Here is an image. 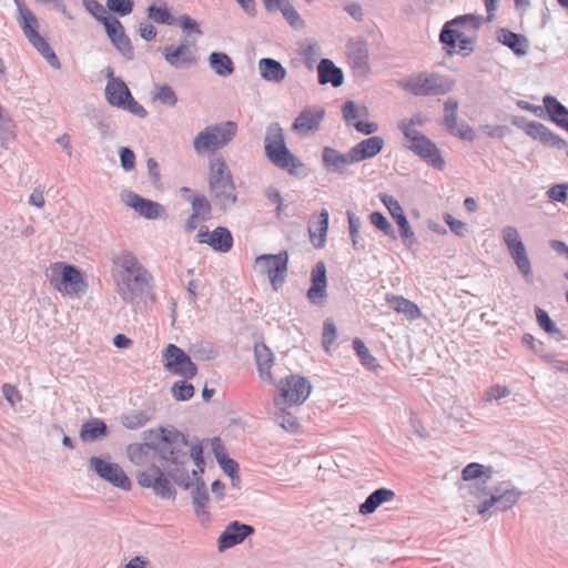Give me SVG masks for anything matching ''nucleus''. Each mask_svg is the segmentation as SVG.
I'll return each mask as SVG.
<instances>
[{
    "label": "nucleus",
    "instance_id": "nucleus-10",
    "mask_svg": "<svg viewBox=\"0 0 568 568\" xmlns=\"http://www.w3.org/2000/svg\"><path fill=\"white\" fill-rule=\"evenodd\" d=\"M312 386L310 382L300 376L291 375L278 382L275 397V404L280 405H301L303 404L311 394Z\"/></svg>",
    "mask_w": 568,
    "mask_h": 568
},
{
    "label": "nucleus",
    "instance_id": "nucleus-58",
    "mask_svg": "<svg viewBox=\"0 0 568 568\" xmlns=\"http://www.w3.org/2000/svg\"><path fill=\"white\" fill-rule=\"evenodd\" d=\"M452 134L460 138L462 140L473 141L475 138V133L473 129L467 123L457 124L452 131Z\"/></svg>",
    "mask_w": 568,
    "mask_h": 568
},
{
    "label": "nucleus",
    "instance_id": "nucleus-33",
    "mask_svg": "<svg viewBox=\"0 0 568 568\" xmlns=\"http://www.w3.org/2000/svg\"><path fill=\"white\" fill-rule=\"evenodd\" d=\"M128 456L132 463L142 466L149 460L156 458L155 448L146 443H136L128 447Z\"/></svg>",
    "mask_w": 568,
    "mask_h": 568
},
{
    "label": "nucleus",
    "instance_id": "nucleus-21",
    "mask_svg": "<svg viewBox=\"0 0 568 568\" xmlns=\"http://www.w3.org/2000/svg\"><path fill=\"white\" fill-rule=\"evenodd\" d=\"M254 528L250 525L231 523L219 537V549L221 551L241 544L247 536L253 534Z\"/></svg>",
    "mask_w": 568,
    "mask_h": 568
},
{
    "label": "nucleus",
    "instance_id": "nucleus-27",
    "mask_svg": "<svg viewBox=\"0 0 568 568\" xmlns=\"http://www.w3.org/2000/svg\"><path fill=\"white\" fill-rule=\"evenodd\" d=\"M383 140L378 136H372L361 141L351 149L352 156L355 162L376 155L383 148Z\"/></svg>",
    "mask_w": 568,
    "mask_h": 568
},
{
    "label": "nucleus",
    "instance_id": "nucleus-2",
    "mask_svg": "<svg viewBox=\"0 0 568 568\" xmlns=\"http://www.w3.org/2000/svg\"><path fill=\"white\" fill-rule=\"evenodd\" d=\"M45 276L53 290L62 296L80 297L88 291L85 275L65 262H54L47 268Z\"/></svg>",
    "mask_w": 568,
    "mask_h": 568
},
{
    "label": "nucleus",
    "instance_id": "nucleus-26",
    "mask_svg": "<svg viewBox=\"0 0 568 568\" xmlns=\"http://www.w3.org/2000/svg\"><path fill=\"white\" fill-rule=\"evenodd\" d=\"M525 133L547 145H564L565 141L556 136L548 128L538 122H529L524 128Z\"/></svg>",
    "mask_w": 568,
    "mask_h": 568
},
{
    "label": "nucleus",
    "instance_id": "nucleus-32",
    "mask_svg": "<svg viewBox=\"0 0 568 568\" xmlns=\"http://www.w3.org/2000/svg\"><path fill=\"white\" fill-rule=\"evenodd\" d=\"M544 104L551 120L568 131V110L551 95L544 98Z\"/></svg>",
    "mask_w": 568,
    "mask_h": 568
},
{
    "label": "nucleus",
    "instance_id": "nucleus-20",
    "mask_svg": "<svg viewBox=\"0 0 568 568\" xmlns=\"http://www.w3.org/2000/svg\"><path fill=\"white\" fill-rule=\"evenodd\" d=\"M324 115V109L306 106L296 116L292 129L300 135H306L320 129Z\"/></svg>",
    "mask_w": 568,
    "mask_h": 568
},
{
    "label": "nucleus",
    "instance_id": "nucleus-40",
    "mask_svg": "<svg viewBox=\"0 0 568 568\" xmlns=\"http://www.w3.org/2000/svg\"><path fill=\"white\" fill-rule=\"evenodd\" d=\"M393 217L396 220L400 236L403 237L405 244L407 246L413 245L415 242L414 232L412 231L406 217L404 216L402 207L396 201H393Z\"/></svg>",
    "mask_w": 568,
    "mask_h": 568
},
{
    "label": "nucleus",
    "instance_id": "nucleus-6",
    "mask_svg": "<svg viewBox=\"0 0 568 568\" xmlns=\"http://www.w3.org/2000/svg\"><path fill=\"white\" fill-rule=\"evenodd\" d=\"M119 265L124 270L121 292L124 300L132 301L148 290L152 276L141 265L136 257L130 253L122 254L118 260Z\"/></svg>",
    "mask_w": 568,
    "mask_h": 568
},
{
    "label": "nucleus",
    "instance_id": "nucleus-48",
    "mask_svg": "<svg viewBox=\"0 0 568 568\" xmlns=\"http://www.w3.org/2000/svg\"><path fill=\"white\" fill-rule=\"evenodd\" d=\"M501 234L508 252L524 244L517 229L514 226H505L501 231Z\"/></svg>",
    "mask_w": 568,
    "mask_h": 568
},
{
    "label": "nucleus",
    "instance_id": "nucleus-39",
    "mask_svg": "<svg viewBox=\"0 0 568 568\" xmlns=\"http://www.w3.org/2000/svg\"><path fill=\"white\" fill-rule=\"evenodd\" d=\"M393 308L408 321H415L422 315L419 307L414 302L402 296L393 297Z\"/></svg>",
    "mask_w": 568,
    "mask_h": 568
},
{
    "label": "nucleus",
    "instance_id": "nucleus-45",
    "mask_svg": "<svg viewBox=\"0 0 568 568\" xmlns=\"http://www.w3.org/2000/svg\"><path fill=\"white\" fill-rule=\"evenodd\" d=\"M153 100L161 102L162 104L174 106L178 102L176 94L174 90L166 85H158L153 93Z\"/></svg>",
    "mask_w": 568,
    "mask_h": 568
},
{
    "label": "nucleus",
    "instance_id": "nucleus-53",
    "mask_svg": "<svg viewBox=\"0 0 568 568\" xmlns=\"http://www.w3.org/2000/svg\"><path fill=\"white\" fill-rule=\"evenodd\" d=\"M179 23L186 36H189L190 33H195L197 36L202 34V30L199 23L187 14L181 16L179 19Z\"/></svg>",
    "mask_w": 568,
    "mask_h": 568
},
{
    "label": "nucleus",
    "instance_id": "nucleus-15",
    "mask_svg": "<svg viewBox=\"0 0 568 568\" xmlns=\"http://www.w3.org/2000/svg\"><path fill=\"white\" fill-rule=\"evenodd\" d=\"M91 468L104 480L123 490H130L132 487L130 478L118 464L106 462L99 457L90 459Z\"/></svg>",
    "mask_w": 568,
    "mask_h": 568
},
{
    "label": "nucleus",
    "instance_id": "nucleus-43",
    "mask_svg": "<svg viewBox=\"0 0 568 568\" xmlns=\"http://www.w3.org/2000/svg\"><path fill=\"white\" fill-rule=\"evenodd\" d=\"M148 16L156 23L169 26L176 23V19L171 14L169 8L165 4L150 6L148 9Z\"/></svg>",
    "mask_w": 568,
    "mask_h": 568
},
{
    "label": "nucleus",
    "instance_id": "nucleus-22",
    "mask_svg": "<svg viewBox=\"0 0 568 568\" xmlns=\"http://www.w3.org/2000/svg\"><path fill=\"white\" fill-rule=\"evenodd\" d=\"M192 214L185 223V231L193 232L197 229L200 222H205L211 219L212 207L210 202L204 195H195L191 200Z\"/></svg>",
    "mask_w": 568,
    "mask_h": 568
},
{
    "label": "nucleus",
    "instance_id": "nucleus-28",
    "mask_svg": "<svg viewBox=\"0 0 568 568\" xmlns=\"http://www.w3.org/2000/svg\"><path fill=\"white\" fill-rule=\"evenodd\" d=\"M162 54L164 55L168 63L173 67H180L183 64H191L195 61L190 48L182 43L178 47L169 45L162 50Z\"/></svg>",
    "mask_w": 568,
    "mask_h": 568
},
{
    "label": "nucleus",
    "instance_id": "nucleus-35",
    "mask_svg": "<svg viewBox=\"0 0 568 568\" xmlns=\"http://www.w3.org/2000/svg\"><path fill=\"white\" fill-rule=\"evenodd\" d=\"M494 469L491 466H485L479 463H470L462 470V479L465 481H473L483 479L484 483L491 478Z\"/></svg>",
    "mask_w": 568,
    "mask_h": 568
},
{
    "label": "nucleus",
    "instance_id": "nucleus-30",
    "mask_svg": "<svg viewBox=\"0 0 568 568\" xmlns=\"http://www.w3.org/2000/svg\"><path fill=\"white\" fill-rule=\"evenodd\" d=\"M323 161L327 168L337 172H344L349 164L355 163L351 150L347 154H342L332 148L324 149Z\"/></svg>",
    "mask_w": 568,
    "mask_h": 568
},
{
    "label": "nucleus",
    "instance_id": "nucleus-59",
    "mask_svg": "<svg viewBox=\"0 0 568 568\" xmlns=\"http://www.w3.org/2000/svg\"><path fill=\"white\" fill-rule=\"evenodd\" d=\"M266 197L270 200L271 203L276 205V213L280 216L284 210V202L281 193L278 190L274 187H268L265 192Z\"/></svg>",
    "mask_w": 568,
    "mask_h": 568
},
{
    "label": "nucleus",
    "instance_id": "nucleus-37",
    "mask_svg": "<svg viewBox=\"0 0 568 568\" xmlns=\"http://www.w3.org/2000/svg\"><path fill=\"white\" fill-rule=\"evenodd\" d=\"M106 435V425L99 418H92L85 422L80 430L82 440H95Z\"/></svg>",
    "mask_w": 568,
    "mask_h": 568
},
{
    "label": "nucleus",
    "instance_id": "nucleus-24",
    "mask_svg": "<svg viewBox=\"0 0 568 568\" xmlns=\"http://www.w3.org/2000/svg\"><path fill=\"white\" fill-rule=\"evenodd\" d=\"M254 354L261 379L265 382H272L273 375L271 369L274 363L272 351L266 345L261 343L255 345Z\"/></svg>",
    "mask_w": 568,
    "mask_h": 568
},
{
    "label": "nucleus",
    "instance_id": "nucleus-19",
    "mask_svg": "<svg viewBox=\"0 0 568 568\" xmlns=\"http://www.w3.org/2000/svg\"><path fill=\"white\" fill-rule=\"evenodd\" d=\"M103 26L105 28L106 34L110 38L111 42L114 47L125 57L132 58L133 48L130 39L125 34L124 27L114 17L103 18Z\"/></svg>",
    "mask_w": 568,
    "mask_h": 568
},
{
    "label": "nucleus",
    "instance_id": "nucleus-14",
    "mask_svg": "<svg viewBox=\"0 0 568 568\" xmlns=\"http://www.w3.org/2000/svg\"><path fill=\"white\" fill-rule=\"evenodd\" d=\"M255 265L267 275L273 288L277 290L287 273L288 254L286 251L278 254H263L255 258Z\"/></svg>",
    "mask_w": 568,
    "mask_h": 568
},
{
    "label": "nucleus",
    "instance_id": "nucleus-46",
    "mask_svg": "<svg viewBox=\"0 0 568 568\" xmlns=\"http://www.w3.org/2000/svg\"><path fill=\"white\" fill-rule=\"evenodd\" d=\"M194 386L186 381L175 382L171 387L172 396L176 400H189L194 396Z\"/></svg>",
    "mask_w": 568,
    "mask_h": 568
},
{
    "label": "nucleus",
    "instance_id": "nucleus-36",
    "mask_svg": "<svg viewBox=\"0 0 568 568\" xmlns=\"http://www.w3.org/2000/svg\"><path fill=\"white\" fill-rule=\"evenodd\" d=\"M210 67L220 77L231 75L234 71L232 59L223 52H213L209 57Z\"/></svg>",
    "mask_w": 568,
    "mask_h": 568
},
{
    "label": "nucleus",
    "instance_id": "nucleus-25",
    "mask_svg": "<svg viewBox=\"0 0 568 568\" xmlns=\"http://www.w3.org/2000/svg\"><path fill=\"white\" fill-rule=\"evenodd\" d=\"M258 71L263 80L280 83L286 78L285 68L276 60L263 58L258 61Z\"/></svg>",
    "mask_w": 568,
    "mask_h": 568
},
{
    "label": "nucleus",
    "instance_id": "nucleus-41",
    "mask_svg": "<svg viewBox=\"0 0 568 568\" xmlns=\"http://www.w3.org/2000/svg\"><path fill=\"white\" fill-rule=\"evenodd\" d=\"M275 9H278L282 12L283 17L293 28L300 29L305 26L304 20L301 18L290 0H281L275 4Z\"/></svg>",
    "mask_w": 568,
    "mask_h": 568
},
{
    "label": "nucleus",
    "instance_id": "nucleus-38",
    "mask_svg": "<svg viewBox=\"0 0 568 568\" xmlns=\"http://www.w3.org/2000/svg\"><path fill=\"white\" fill-rule=\"evenodd\" d=\"M390 499V489L381 488L371 494L365 503L359 506L362 515L374 513L379 505Z\"/></svg>",
    "mask_w": 568,
    "mask_h": 568
},
{
    "label": "nucleus",
    "instance_id": "nucleus-60",
    "mask_svg": "<svg viewBox=\"0 0 568 568\" xmlns=\"http://www.w3.org/2000/svg\"><path fill=\"white\" fill-rule=\"evenodd\" d=\"M343 116L348 124H354L358 118L357 106L353 101H347L343 105Z\"/></svg>",
    "mask_w": 568,
    "mask_h": 568
},
{
    "label": "nucleus",
    "instance_id": "nucleus-49",
    "mask_svg": "<svg viewBox=\"0 0 568 568\" xmlns=\"http://www.w3.org/2000/svg\"><path fill=\"white\" fill-rule=\"evenodd\" d=\"M106 6L120 16H128L133 10V0H106Z\"/></svg>",
    "mask_w": 568,
    "mask_h": 568
},
{
    "label": "nucleus",
    "instance_id": "nucleus-13",
    "mask_svg": "<svg viewBox=\"0 0 568 568\" xmlns=\"http://www.w3.org/2000/svg\"><path fill=\"white\" fill-rule=\"evenodd\" d=\"M403 131L405 136L410 141L409 149L412 151H414L417 155H419L435 169L443 170L445 168V160L443 159L437 146L429 139L424 135H419L409 125H406Z\"/></svg>",
    "mask_w": 568,
    "mask_h": 568
},
{
    "label": "nucleus",
    "instance_id": "nucleus-4",
    "mask_svg": "<svg viewBox=\"0 0 568 568\" xmlns=\"http://www.w3.org/2000/svg\"><path fill=\"white\" fill-rule=\"evenodd\" d=\"M265 153L274 165L292 175L298 174L300 170L304 168L303 163L287 149L283 130L277 123L267 128Z\"/></svg>",
    "mask_w": 568,
    "mask_h": 568
},
{
    "label": "nucleus",
    "instance_id": "nucleus-3",
    "mask_svg": "<svg viewBox=\"0 0 568 568\" xmlns=\"http://www.w3.org/2000/svg\"><path fill=\"white\" fill-rule=\"evenodd\" d=\"M209 189L212 197L221 209H227L237 201L231 171L221 156H216L210 162Z\"/></svg>",
    "mask_w": 568,
    "mask_h": 568
},
{
    "label": "nucleus",
    "instance_id": "nucleus-7",
    "mask_svg": "<svg viewBox=\"0 0 568 568\" xmlns=\"http://www.w3.org/2000/svg\"><path fill=\"white\" fill-rule=\"evenodd\" d=\"M398 85L414 95L435 97L449 92L454 82L433 72H419L398 81Z\"/></svg>",
    "mask_w": 568,
    "mask_h": 568
},
{
    "label": "nucleus",
    "instance_id": "nucleus-18",
    "mask_svg": "<svg viewBox=\"0 0 568 568\" xmlns=\"http://www.w3.org/2000/svg\"><path fill=\"white\" fill-rule=\"evenodd\" d=\"M326 266L320 261L311 271V286L306 296L312 304H323L327 297Z\"/></svg>",
    "mask_w": 568,
    "mask_h": 568
},
{
    "label": "nucleus",
    "instance_id": "nucleus-57",
    "mask_svg": "<svg viewBox=\"0 0 568 568\" xmlns=\"http://www.w3.org/2000/svg\"><path fill=\"white\" fill-rule=\"evenodd\" d=\"M509 394H510V390L507 386L494 385L485 392L484 399L486 402H491V400H496V399L506 397Z\"/></svg>",
    "mask_w": 568,
    "mask_h": 568
},
{
    "label": "nucleus",
    "instance_id": "nucleus-42",
    "mask_svg": "<svg viewBox=\"0 0 568 568\" xmlns=\"http://www.w3.org/2000/svg\"><path fill=\"white\" fill-rule=\"evenodd\" d=\"M509 254L516 264L518 271L525 276L531 275V264L529 261V257L526 252V247L523 244L519 247H515L514 250L509 251Z\"/></svg>",
    "mask_w": 568,
    "mask_h": 568
},
{
    "label": "nucleus",
    "instance_id": "nucleus-12",
    "mask_svg": "<svg viewBox=\"0 0 568 568\" xmlns=\"http://www.w3.org/2000/svg\"><path fill=\"white\" fill-rule=\"evenodd\" d=\"M162 363L166 371L183 378H193L197 368L190 356L174 344H169L162 351Z\"/></svg>",
    "mask_w": 568,
    "mask_h": 568
},
{
    "label": "nucleus",
    "instance_id": "nucleus-44",
    "mask_svg": "<svg viewBox=\"0 0 568 568\" xmlns=\"http://www.w3.org/2000/svg\"><path fill=\"white\" fill-rule=\"evenodd\" d=\"M353 347L363 366L368 369H375L377 367L375 357L369 353L361 338H354Z\"/></svg>",
    "mask_w": 568,
    "mask_h": 568
},
{
    "label": "nucleus",
    "instance_id": "nucleus-52",
    "mask_svg": "<svg viewBox=\"0 0 568 568\" xmlns=\"http://www.w3.org/2000/svg\"><path fill=\"white\" fill-rule=\"evenodd\" d=\"M83 4L102 24L103 18H111V16L106 14L104 6L97 0H83Z\"/></svg>",
    "mask_w": 568,
    "mask_h": 568
},
{
    "label": "nucleus",
    "instance_id": "nucleus-8",
    "mask_svg": "<svg viewBox=\"0 0 568 568\" xmlns=\"http://www.w3.org/2000/svg\"><path fill=\"white\" fill-rule=\"evenodd\" d=\"M236 132L237 125L233 121L209 125L195 136L193 141L194 150L199 154L215 152L231 142Z\"/></svg>",
    "mask_w": 568,
    "mask_h": 568
},
{
    "label": "nucleus",
    "instance_id": "nucleus-11",
    "mask_svg": "<svg viewBox=\"0 0 568 568\" xmlns=\"http://www.w3.org/2000/svg\"><path fill=\"white\" fill-rule=\"evenodd\" d=\"M105 98L111 105L125 109L141 118L146 115V110L133 99L128 85L119 78H111L108 81Z\"/></svg>",
    "mask_w": 568,
    "mask_h": 568
},
{
    "label": "nucleus",
    "instance_id": "nucleus-54",
    "mask_svg": "<svg viewBox=\"0 0 568 568\" xmlns=\"http://www.w3.org/2000/svg\"><path fill=\"white\" fill-rule=\"evenodd\" d=\"M536 317L539 326L545 329L547 333L557 332L555 323L550 320L549 315L546 311L540 307L536 308Z\"/></svg>",
    "mask_w": 568,
    "mask_h": 568
},
{
    "label": "nucleus",
    "instance_id": "nucleus-31",
    "mask_svg": "<svg viewBox=\"0 0 568 568\" xmlns=\"http://www.w3.org/2000/svg\"><path fill=\"white\" fill-rule=\"evenodd\" d=\"M318 81L322 84L332 83L334 87H339L343 83V72L341 69L328 60L323 59L317 67Z\"/></svg>",
    "mask_w": 568,
    "mask_h": 568
},
{
    "label": "nucleus",
    "instance_id": "nucleus-5",
    "mask_svg": "<svg viewBox=\"0 0 568 568\" xmlns=\"http://www.w3.org/2000/svg\"><path fill=\"white\" fill-rule=\"evenodd\" d=\"M13 1L18 10V23L28 41L52 67L59 68L60 62L58 57L47 40L38 32L39 20L37 16L29 9L24 0Z\"/></svg>",
    "mask_w": 568,
    "mask_h": 568
},
{
    "label": "nucleus",
    "instance_id": "nucleus-29",
    "mask_svg": "<svg viewBox=\"0 0 568 568\" xmlns=\"http://www.w3.org/2000/svg\"><path fill=\"white\" fill-rule=\"evenodd\" d=\"M328 230V212L323 209L318 215V220L310 225V241L315 248H322L326 242V234Z\"/></svg>",
    "mask_w": 568,
    "mask_h": 568
},
{
    "label": "nucleus",
    "instance_id": "nucleus-16",
    "mask_svg": "<svg viewBox=\"0 0 568 568\" xmlns=\"http://www.w3.org/2000/svg\"><path fill=\"white\" fill-rule=\"evenodd\" d=\"M136 481L144 488H152L153 491L162 498H169L174 494L170 480L164 476L161 468L154 465L140 471L136 475Z\"/></svg>",
    "mask_w": 568,
    "mask_h": 568
},
{
    "label": "nucleus",
    "instance_id": "nucleus-47",
    "mask_svg": "<svg viewBox=\"0 0 568 568\" xmlns=\"http://www.w3.org/2000/svg\"><path fill=\"white\" fill-rule=\"evenodd\" d=\"M216 456L222 469L231 477L233 486H239L240 477L237 475V464L233 459L227 458L225 455L221 456L217 454Z\"/></svg>",
    "mask_w": 568,
    "mask_h": 568
},
{
    "label": "nucleus",
    "instance_id": "nucleus-9",
    "mask_svg": "<svg viewBox=\"0 0 568 568\" xmlns=\"http://www.w3.org/2000/svg\"><path fill=\"white\" fill-rule=\"evenodd\" d=\"M474 496L480 500L477 506L479 515H484L493 508L497 510H507L511 508L519 499L520 491L516 488H503L497 486L494 488H487L485 486L476 485Z\"/></svg>",
    "mask_w": 568,
    "mask_h": 568
},
{
    "label": "nucleus",
    "instance_id": "nucleus-51",
    "mask_svg": "<svg viewBox=\"0 0 568 568\" xmlns=\"http://www.w3.org/2000/svg\"><path fill=\"white\" fill-rule=\"evenodd\" d=\"M276 422L280 424L281 427H283L286 430L293 432L298 427L297 418L293 414L284 409H281L280 413L276 415Z\"/></svg>",
    "mask_w": 568,
    "mask_h": 568
},
{
    "label": "nucleus",
    "instance_id": "nucleus-50",
    "mask_svg": "<svg viewBox=\"0 0 568 568\" xmlns=\"http://www.w3.org/2000/svg\"><path fill=\"white\" fill-rule=\"evenodd\" d=\"M336 335L337 332L335 324L331 320L325 321L322 334V343L326 352H329V347L335 342Z\"/></svg>",
    "mask_w": 568,
    "mask_h": 568
},
{
    "label": "nucleus",
    "instance_id": "nucleus-64",
    "mask_svg": "<svg viewBox=\"0 0 568 568\" xmlns=\"http://www.w3.org/2000/svg\"><path fill=\"white\" fill-rule=\"evenodd\" d=\"M139 32L146 41H151L156 37V29L151 23H141Z\"/></svg>",
    "mask_w": 568,
    "mask_h": 568
},
{
    "label": "nucleus",
    "instance_id": "nucleus-61",
    "mask_svg": "<svg viewBox=\"0 0 568 568\" xmlns=\"http://www.w3.org/2000/svg\"><path fill=\"white\" fill-rule=\"evenodd\" d=\"M120 159H121V164L124 170L130 171L134 168L135 155H134L133 151H131L130 149L121 148L120 149Z\"/></svg>",
    "mask_w": 568,
    "mask_h": 568
},
{
    "label": "nucleus",
    "instance_id": "nucleus-17",
    "mask_svg": "<svg viewBox=\"0 0 568 568\" xmlns=\"http://www.w3.org/2000/svg\"><path fill=\"white\" fill-rule=\"evenodd\" d=\"M196 242L207 244L213 251L220 253H227L233 247V236L224 226H217L211 232L205 226L200 227Z\"/></svg>",
    "mask_w": 568,
    "mask_h": 568
},
{
    "label": "nucleus",
    "instance_id": "nucleus-63",
    "mask_svg": "<svg viewBox=\"0 0 568 568\" xmlns=\"http://www.w3.org/2000/svg\"><path fill=\"white\" fill-rule=\"evenodd\" d=\"M3 395L12 405L21 400L19 390L12 385L3 386Z\"/></svg>",
    "mask_w": 568,
    "mask_h": 568
},
{
    "label": "nucleus",
    "instance_id": "nucleus-23",
    "mask_svg": "<svg viewBox=\"0 0 568 568\" xmlns=\"http://www.w3.org/2000/svg\"><path fill=\"white\" fill-rule=\"evenodd\" d=\"M125 203L145 219H158L163 213V207L159 203L143 199L132 192L126 194Z\"/></svg>",
    "mask_w": 568,
    "mask_h": 568
},
{
    "label": "nucleus",
    "instance_id": "nucleus-1",
    "mask_svg": "<svg viewBox=\"0 0 568 568\" xmlns=\"http://www.w3.org/2000/svg\"><path fill=\"white\" fill-rule=\"evenodd\" d=\"M479 26L480 19L475 16L458 17L445 24L439 39L448 45L449 52L468 53L473 51Z\"/></svg>",
    "mask_w": 568,
    "mask_h": 568
},
{
    "label": "nucleus",
    "instance_id": "nucleus-55",
    "mask_svg": "<svg viewBox=\"0 0 568 568\" xmlns=\"http://www.w3.org/2000/svg\"><path fill=\"white\" fill-rule=\"evenodd\" d=\"M444 221L449 226L450 231L457 236H464L466 234L467 227L463 221L455 219L449 213L444 215Z\"/></svg>",
    "mask_w": 568,
    "mask_h": 568
},
{
    "label": "nucleus",
    "instance_id": "nucleus-56",
    "mask_svg": "<svg viewBox=\"0 0 568 568\" xmlns=\"http://www.w3.org/2000/svg\"><path fill=\"white\" fill-rule=\"evenodd\" d=\"M548 197L556 202H565L568 197V184H555L548 192Z\"/></svg>",
    "mask_w": 568,
    "mask_h": 568
},
{
    "label": "nucleus",
    "instance_id": "nucleus-62",
    "mask_svg": "<svg viewBox=\"0 0 568 568\" xmlns=\"http://www.w3.org/2000/svg\"><path fill=\"white\" fill-rule=\"evenodd\" d=\"M369 220H371V223L373 225H375L377 229H379L384 232H387L388 222L382 213H379V212L372 213L369 216Z\"/></svg>",
    "mask_w": 568,
    "mask_h": 568
},
{
    "label": "nucleus",
    "instance_id": "nucleus-34",
    "mask_svg": "<svg viewBox=\"0 0 568 568\" xmlns=\"http://www.w3.org/2000/svg\"><path fill=\"white\" fill-rule=\"evenodd\" d=\"M499 41L504 45L510 48L517 55H524L527 53V39L521 34L508 30H501L499 34Z\"/></svg>",
    "mask_w": 568,
    "mask_h": 568
}]
</instances>
